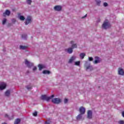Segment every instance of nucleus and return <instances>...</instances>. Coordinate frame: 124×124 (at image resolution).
Wrapping results in <instances>:
<instances>
[{
	"mask_svg": "<svg viewBox=\"0 0 124 124\" xmlns=\"http://www.w3.org/2000/svg\"><path fill=\"white\" fill-rule=\"evenodd\" d=\"M71 44L72 45V47H70L66 49V51H67L69 54H72L73 49H74V48H77V45L74 43V41H71Z\"/></svg>",
	"mask_w": 124,
	"mask_h": 124,
	"instance_id": "obj_1",
	"label": "nucleus"
},
{
	"mask_svg": "<svg viewBox=\"0 0 124 124\" xmlns=\"http://www.w3.org/2000/svg\"><path fill=\"white\" fill-rule=\"evenodd\" d=\"M111 27V25L110 24V22H109V21L108 20H106L104 23L102 25V28L103 29H104L105 30H106L107 29H109Z\"/></svg>",
	"mask_w": 124,
	"mask_h": 124,
	"instance_id": "obj_2",
	"label": "nucleus"
},
{
	"mask_svg": "<svg viewBox=\"0 0 124 124\" xmlns=\"http://www.w3.org/2000/svg\"><path fill=\"white\" fill-rule=\"evenodd\" d=\"M54 95H52L49 97L47 96V95H43L41 96V99L43 100H46V101H49V100H50V99L53 98V97H54Z\"/></svg>",
	"mask_w": 124,
	"mask_h": 124,
	"instance_id": "obj_3",
	"label": "nucleus"
},
{
	"mask_svg": "<svg viewBox=\"0 0 124 124\" xmlns=\"http://www.w3.org/2000/svg\"><path fill=\"white\" fill-rule=\"evenodd\" d=\"M31 22H32V18L31 16H28L25 22V25H29V24H31Z\"/></svg>",
	"mask_w": 124,
	"mask_h": 124,
	"instance_id": "obj_4",
	"label": "nucleus"
},
{
	"mask_svg": "<svg viewBox=\"0 0 124 124\" xmlns=\"http://www.w3.org/2000/svg\"><path fill=\"white\" fill-rule=\"evenodd\" d=\"M52 102L55 104H59L62 102V100L59 98H53L52 100Z\"/></svg>",
	"mask_w": 124,
	"mask_h": 124,
	"instance_id": "obj_5",
	"label": "nucleus"
},
{
	"mask_svg": "<svg viewBox=\"0 0 124 124\" xmlns=\"http://www.w3.org/2000/svg\"><path fill=\"white\" fill-rule=\"evenodd\" d=\"M6 88V83L4 82H1L0 84V91H2V90H4Z\"/></svg>",
	"mask_w": 124,
	"mask_h": 124,
	"instance_id": "obj_6",
	"label": "nucleus"
},
{
	"mask_svg": "<svg viewBox=\"0 0 124 124\" xmlns=\"http://www.w3.org/2000/svg\"><path fill=\"white\" fill-rule=\"evenodd\" d=\"M25 63L28 67H31V66H33V63H31L30 62L27 61V60H25Z\"/></svg>",
	"mask_w": 124,
	"mask_h": 124,
	"instance_id": "obj_7",
	"label": "nucleus"
},
{
	"mask_svg": "<svg viewBox=\"0 0 124 124\" xmlns=\"http://www.w3.org/2000/svg\"><path fill=\"white\" fill-rule=\"evenodd\" d=\"M79 111L80 114L84 115V114H85V113L86 112V109L85 108L81 107L79 109Z\"/></svg>",
	"mask_w": 124,
	"mask_h": 124,
	"instance_id": "obj_8",
	"label": "nucleus"
},
{
	"mask_svg": "<svg viewBox=\"0 0 124 124\" xmlns=\"http://www.w3.org/2000/svg\"><path fill=\"white\" fill-rule=\"evenodd\" d=\"M101 62V60H100V58L98 57H95V61L93 62V63L96 64L97 63H99Z\"/></svg>",
	"mask_w": 124,
	"mask_h": 124,
	"instance_id": "obj_9",
	"label": "nucleus"
},
{
	"mask_svg": "<svg viewBox=\"0 0 124 124\" xmlns=\"http://www.w3.org/2000/svg\"><path fill=\"white\" fill-rule=\"evenodd\" d=\"M88 119H92L93 118V112L91 110H88L87 112Z\"/></svg>",
	"mask_w": 124,
	"mask_h": 124,
	"instance_id": "obj_10",
	"label": "nucleus"
},
{
	"mask_svg": "<svg viewBox=\"0 0 124 124\" xmlns=\"http://www.w3.org/2000/svg\"><path fill=\"white\" fill-rule=\"evenodd\" d=\"M54 10L56 11H61L62 10V6L57 5L54 7Z\"/></svg>",
	"mask_w": 124,
	"mask_h": 124,
	"instance_id": "obj_11",
	"label": "nucleus"
},
{
	"mask_svg": "<svg viewBox=\"0 0 124 124\" xmlns=\"http://www.w3.org/2000/svg\"><path fill=\"white\" fill-rule=\"evenodd\" d=\"M75 60H76V56H72L71 59H69V63H72V62H73L74 61H75Z\"/></svg>",
	"mask_w": 124,
	"mask_h": 124,
	"instance_id": "obj_12",
	"label": "nucleus"
},
{
	"mask_svg": "<svg viewBox=\"0 0 124 124\" xmlns=\"http://www.w3.org/2000/svg\"><path fill=\"white\" fill-rule=\"evenodd\" d=\"M118 74H119V75H124V70H123V69L122 68H119Z\"/></svg>",
	"mask_w": 124,
	"mask_h": 124,
	"instance_id": "obj_13",
	"label": "nucleus"
},
{
	"mask_svg": "<svg viewBox=\"0 0 124 124\" xmlns=\"http://www.w3.org/2000/svg\"><path fill=\"white\" fill-rule=\"evenodd\" d=\"M5 15L9 16L10 15V11L8 10H6L5 12L3 14V16H5Z\"/></svg>",
	"mask_w": 124,
	"mask_h": 124,
	"instance_id": "obj_14",
	"label": "nucleus"
},
{
	"mask_svg": "<svg viewBox=\"0 0 124 124\" xmlns=\"http://www.w3.org/2000/svg\"><path fill=\"white\" fill-rule=\"evenodd\" d=\"M38 67H39V70H41L42 69H43V68H45L46 66L45 65L39 64Z\"/></svg>",
	"mask_w": 124,
	"mask_h": 124,
	"instance_id": "obj_15",
	"label": "nucleus"
},
{
	"mask_svg": "<svg viewBox=\"0 0 124 124\" xmlns=\"http://www.w3.org/2000/svg\"><path fill=\"white\" fill-rule=\"evenodd\" d=\"M93 66L91 65H89L86 67V70L87 71H92V70H93Z\"/></svg>",
	"mask_w": 124,
	"mask_h": 124,
	"instance_id": "obj_16",
	"label": "nucleus"
},
{
	"mask_svg": "<svg viewBox=\"0 0 124 124\" xmlns=\"http://www.w3.org/2000/svg\"><path fill=\"white\" fill-rule=\"evenodd\" d=\"M10 90H7L5 92V96H10Z\"/></svg>",
	"mask_w": 124,
	"mask_h": 124,
	"instance_id": "obj_17",
	"label": "nucleus"
},
{
	"mask_svg": "<svg viewBox=\"0 0 124 124\" xmlns=\"http://www.w3.org/2000/svg\"><path fill=\"white\" fill-rule=\"evenodd\" d=\"M86 56V53L83 52V53H81L79 55V57L80 58V59H82V60H83V59H84V58H85V56Z\"/></svg>",
	"mask_w": 124,
	"mask_h": 124,
	"instance_id": "obj_18",
	"label": "nucleus"
},
{
	"mask_svg": "<svg viewBox=\"0 0 124 124\" xmlns=\"http://www.w3.org/2000/svg\"><path fill=\"white\" fill-rule=\"evenodd\" d=\"M83 117V114H78L77 117V120H78V121H79L80 120H81V119H82V117Z\"/></svg>",
	"mask_w": 124,
	"mask_h": 124,
	"instance_id": "obj_19",
	"label": "nucleus"
},
{
	"mask_svg": "<svg viewBox=\"0 0 124 124\" xmlns=\"http://www.w3.org/2000/svg\"><path fill=\"white\" fill-rule=\"evenodd\" d=\"M21 122V120L19 118H17L16 119L14 124H20V122Z\"/></svg>",
	"mask_w": 124,
	"mask_h": 124,
	"instance_id": "obj_20",
	"label": "nucleus"
},
{
	"mask_svg": "<svg viewBox=\"0 0 124 124\" xmlns=\"http://www.w3.org/2000/svg\"><path fill=\"white\" fill-rule=\"evenodd\" d=\"M18 18L20 21H24L25 20V16H18Z\"/></svg>",
	"mask_w": 124,
	"mask_h": 124,
	"instance_id": "obj_21",
	"label": "nucleus"
},
{
	"mask_svg": "<svg viewBox=\"0 0 124 124\" xmlns=\"http://www.w3.org/2000/svg\"><path fill=\"white\" fill-rule=\"evenodd\" d=\"M43 74H50V71H48V70H44L43 71Z\"/></svg>",
	"mask_w": 124,
	"mask_h": 124,
	"instance_id": "obj_22",
	"label": "nucleus"
},
{
	"mask_svg": "<svg viewBox=\"0 0 124 124\" xmlns=\"http://www.w3.org/2000/svg\"><path fill=\"white\" fill-rule=\"evenodd\" d=\"M95 2L97 5H100V3H101V1L100 0H95Z\"/></svg>",
	"mask_w": 124,
	"mask_h": 124,
	"instance_id": "obj_23",
	"label": "nucleus"
},
{
	"mask_svg": "<svg viewBox=\"0 0 124 124\" xmlns=\"http://www.w3.org/2000/svg\"><path fill=\"white\" fill-rule=\"evenodd\" d=\"M20 48L22 50H25V49H27V46H20Z\"/></svg>",
	"mask_w": 124,
	"mask_h": 124,
	"instance_id": "obj_24",
	"label": "nucleus"
},
{
	"mask_svg": "<svg viewBox=\"0 0 124 124\" xmlns=\"http://www.w3.org/2000/svg\"><path fill=\"white\" fill-rule=\"evenodd\" d=\"M22 37L23 38V39H27V34H23Z\"/></svg>",
	"mask_w": 124,
	"mask_h": 124,
	"instance_id": "obj_25",
	"label": "nucleus"
},
{
	"mask_svg": "<svg viewBox=\"0 0 124 124\" xmlns=\"http://www.w3.org/2000/svg\"><path fill=\"white\" fill-rule=\"evenodd\" d=\"M5 118H8L9 119V120H12L14 117L13 116L12 118H9V117L8 116V115L7 114H5Z\"/></svg>",
	"mask_w": 124,
	"mask_h": 124,
	"instance_id": "obj_26",
	"label": "nucleus"
},
{
	"mask_svg": "<svg viewBox=\"0 0 124 124\" xmlns=\"http://www.w3.org/2000/svg\"><path fill=\"white\" fill-rule=\"evenodd\" d=\"M75 64V65H80V61L76 62Z\"/></svg>",
	"mask_w": 124,
	"mask_h": 124,
	"instance_id": "obj_27",
	"label": "nucleus"
},
{
	"mask_svg": "<svg viewBox=\"0 0 124 124\" xmlns=\"http://www.w3.org/2000/svg\"><path fill=\"white\" fill-rule=\"evenodd\" d=\"M118 124H124V120H120L119 121H118Z\"/></svg>",
	"mask_w": 124,
	"mask_h": 124,
	"instance_id": "obj_28",
	"label": "nucleus"
},
{
	"mask_svg": "<svg viewBox=\"0 0 124 124\" xmlns=\"http://www.w3.org/2000/svg\"><path fill=\"white\" fill-rule=\"evenodd\" d=\"M26 1L28 4H31L32 2L31 0H27Z\"/></svg>",
	"mask_w": 124,
	"mask_h": 124,
	"instance_id": "obj_29",
	"label": "nucleus"
},
{
	"mask_svg": "<svg viewBox=\"0 0 124 124\" xmlns=\"http://www.w3.org/2000/svg\"><path fill=\"white\" fill-rule=\"evenodd\" d=\"M6 23V18H4L2 21V24L4 25Z\"/></svg>",
	"mask_w": 124,
	"mask_h": 124,
	"instance_id": "obj_30",
	"label": "nucleus"
},
{
	"mask_svg": "<svg viewBox=\"0 0 124 124\" xmlns=\"http://www.w3.org/2000/svg\"><path fill=\"white\" fill-rule=\"evenodd\" d=\"M27 90H31V86L29 85L27 86Z\"/></svg>",
	"mask_w": 124,
	"mask_h": 124,
	"instance_id": "obj_31",
	"label": "nucleus"
},
{
	"mask_svg": "<svg viewBox=\"0 0 124 124\" xmlns=\"http://www.w3.org/2000/svg\"><path fill=\"white\" fill-rule=\"evenodd\" d=\"M88 59H89V61L90 62H92V61H93V57H89Z\"/></svg>",
	"mask_w": 124,
	"mask_h": 124,
	"instance_id": "obj_32",
	"label": "nucleus"
},
{
	"mask_svg": "<svg viewBox=\"0 0 124 124\" xmlns=\"http://www.w3.org/2000/svg\"><path fill=\"white\" fill-rule=\"evenodd\" d=\"M33 116H34L35 117H36L37 116V112L36 111L34 112L33 113Z\"/></svg>",
	"mask_w": 124,
	"mask_h": 124,
	"instance_id": "obj_33",
	"label": "nucleus"
},
{
	"mask_svg": "<svg viewBox=\"0 0 124 124\" xmlns=\"http://www.w3.org/2000/svg\"><path fill=\"white\" fill-rule=\"evenodd\" d=\"M51 124V122L47 121L46 122L45 124Z\"/></svg>",
	"mask_w": 124,
	"mask_h": 124,
	"instance_id": "obj_34",
	"label": "nucleus"
},
{
	"mask_svg": "<svg viewBox=\"0 0 124 124\" xmlns=\"http://www.w3.org/2000/svg\"><path fill=\"white\" fill-rule=\"evenodd\" d=\"M107 5H108V4L107 2L104 3V6L106 7Z\"/></svg>",
	"mask_w": 124,
	"mask_h": 124,
	"instance_id": "obj_35",
	"label": "nucleus"
},
{
	"mask_svg": "<svg viewBox=\"0 0 124 124\" xmlns=\"http://www.w3.org/2000/svg\"><path fill=\"white\" fill-rule=\"evenodd\" d=\"M67 101H68V100L67 99H65L64 100V103H67Z\"/></svg>",
	"mask_w": 124,
	"mask_h": 124,
	"instance_id": "obj_36",
	"label": "nucleus"
},
{
	"mask_svg": "<svg viewBox=\"0 0 124 124\" xmlns=\"http://www.w3.org/2000/svg\"><path fill=\"white\" fill-rule=\"evenodd\" d=\"M37 68L36 67H34L33 68V71H35V70H36Z\"/></svg>",
	"mask_w": 124,
	"mask_h": 124,
	"instance_id": "obj_37",
	"label": "nucleus"
},
{
	"mask_svg": "<svg viewBox=\"0 0 124 124\" xmlns=\"http://www.w3.org/2000/svg\"><path fill=\"white\" fill-rule=\"evenodd\" d=\"M122 116L124 117V111L122 112Z\"/></svg>",
	"mask_w": 124,
	"mask_h": 124,
	"instance_id": "obj_38",
	"label": "nucleus"
},
{
	"mask_svg": "<svg viewBox=\"0 0 124 124\" xmlns=\"http://www.w3.org/2000/svg\"><path fill=\"white\" fill-rule=\"evenodd\" d=\"M100 19H98V20H97V22H100Z\"/></svg>",
	"mask_w": 124,
	"mask_h": 124,
	"instance_id": "obj_39",
	"label": "nucleus"
},
{
	"mask_svg": "<svg viewBox=\"0 0 124 124\" xmlns=\"http://www.w3.org/2000/svg\"><path fill=\"white\" fill-rule=\"evenodd\" d=\"M86 64H87V63H88V62L86 61Z\"/></svg>",
	"mask_w": 124,
	"mask_h": 124,
	"instance_id": "obj_40",
	"label": "nucleus"
},
{
	"mask_svg": "<svg viewBox=\"0 0 124 124\" xmlns=\"http://www.w3.org/2000/svg\"><path fill=\"white\" fill-rule=\"evenodd\" d=\"M2 124H7L6 123H2Z\"/></svg>",
	"mask_w": 124,
	"mask_h": 124,
	"instance_id": "obj_41",
	"label": "nucleus"
}]
</instances>
